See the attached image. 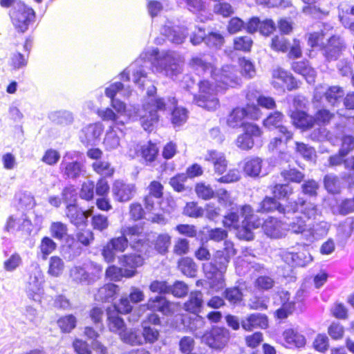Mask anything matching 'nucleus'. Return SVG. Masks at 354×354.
<instances>
[{
    "mask_svg": "<svg viewBox=\"0 0 354 354\" xmlns=\"http://www.w3.org/2000/svg\"><path fill=\"white\" fill-rule=\"evenodd\" d=\"M213 56L206 54H198L192 56L189 62L191 68L198 74L209 75L214 83L212 88L209 80H200L198 88H234L241 84V78L236 73L227 71L224 68L218 70L212 64Z\"/></svg>",
    "mask_w": 354,
    "mask_h": 354,
    "instance_id": "nucleus-1",
    "label": "nucleus"
},
{
    "mask_svg": "<svg viewBox=\"0 0 354 354\" xmlns=\"http://www.w3.org/2000/svg\"><path fill=\"white\" fill-rule=\"evenodd\" d=\"M136 252L146 254L150 250L149 241L138 225L122 227L120 235L111 238L103 246L102 255L107 263L115 261L118 253L124 252L128 246Z\"/></svg>",
    "mask_w": 354,
    "mask_h": 354,
    "instance_id": "nucleus-2",
    "label": "nucleus"
},
{
    "mask_svg": "<svg viewBox=\"0 0 354 354\" xmlns=\"http://www.w3.org/2000/svg\"><path fill=\"white\" fill-rule=\"evenodd\" d=\"M153 58L152 52L143 51L133 62L120 73V80L124 83L129 82L131 72L133 82L138 88H157L148 76L149 72L153 71Z\"/></svg>",
    "mask_w": 354,
    "mask_h": 354,
    "instance_id": "nucleus-3",
    "label": "nucleus"
},
{
    "mask_svg": "<svg viewBox=\"0 0 354 354\" xmlns=\"http://www.w3.org/2000/svg\"><path fill=\"white\" fill-rule=\"evenodd\" d=\"M235 254L232 243H225L223 250H217L212 261L203 264L204 272L212 288L218 290L224 286V274L231 257Z\"/></svg>",
    "mask_w": 354,
    "mask_h": 354,
    "instance_id": "nucleus-4",
    "label": "nucleus"
},
{
    "mask_svg": "<svg viewBox=\"0 0 354 354\" xmlns=\"http://www.w3.org/2000/svg\"><path fill=\"white\" fill-rule=\"evenodd\" d=\"M156 90H149V96L147 102L143 105L145 114L140 117V123L143 129L149 132L152 131L159 121L158 111H165L171 109L176 102L175 97H161L154 95Z\"/></svg>",
    "mask_w": 354,
    "mask_h": 354,
    "instance_id": "nucleus-5",
    "label": "nucleus"
},
{
    "mask_svg": "<svg viewBox=\"0 0 354 354\" xmlns=\"http://www.w3.org/2000/svg\"><path fill=\"white\" fill-rule=\"evenodd\" d=\"M11 21L18 33L24 34L36 19V12L24 1H19L8 13Z\"/></svg>",
    "mask_w": 354,
    "mask_h": 354,
    "instance_id": "nucleus-6",
    "label": "nucleus"
},
{
    "mask_svg": "<svg viewBox=\"0 0 354 354\" xmlns=\"http://www.w3.org/2000/svg\"><path fill=\"white\" fill-rule=\"evenodd\" d=\"M189 41L194 46L204 43L209 48L220 49L225 42L223 35L215 28L208 27L206 29L204 25L197 26L195 30L192 32Z\"/></svg>",
    "mask_w": 354,
    "mask_h": 354,
    "instance_id": "nucleus-7",
    "label": "nucleus"
},
{
    "mask_svg": "<svg viewBox=\"0 0 354 354\" xmlns=\"http://www.w3.org/2000/svg\"><path fill=\"white\" fill-rule=\"evenodd\" d=\"M102 275V266L93 261L82 266H74L70 270L72 281L81 285H91L99 280Z\"/></svg>",
    "mask_w": 354,
    "mask_h": 354,
    "instance_id": "nucleus-8",
    "label": "nucleus"
},
{
    "mask_svg": "<svg viewBox=\"0 0 354 354\" xmlns=\"http://www.w3.org/2000/svg\"><path fill=\"white\" fill-rule=\"evenodd\" d=\"M261 116V111L255 104H248L245 108H236L232 110L227 120V125L232 128L244 126L250 124L245 122L247 118L258 120Z\"/></svg>",
    "mask_w": 354,
    "mask_h": 354,
    "instance_id": "nucleus-9",
    "label": "nucleus"
},
{
    "mask_svg": "<svg viewBox=\"0 0 354 354\" xmlns=\"http://www.w3.org/2000/svg\"><path fill=\"white\" fill-rule=\"evenodd\" d=\"M320 48L326 61L330 62L340 57L346 48V44L341 36L332 35L326 39V44L322 43Z\"/></svg>",
    "mask_w": 354,
    "mask_h": 354,
    "instance_id": "nucleus-10",
    "label": "nucleus"
},
{
    "mask_svg": "<svg viewBox=\"0 0 354 354\" xmlns=\"http://www.w3.org/2000/svg\"><path fill=\"white\" fill-rule=\"evenodd\" d=\"M295 204L289 205V200L285 204L279 202L273 196H266L257 207V211L261 213L277 212L283 217L288 218L291 210L295 208Z\"/></svg>",
    "mask_w": 354,
    "mask_h": 354,
    "instance_id": "nucleus-11",
    "label": "nucleus"
},
{
    "mask_svg": "<svg viewBox=\"0 0 354 354\" xmlns=\"http://www.w3.org/2000/svg\"><path fill=\"white\" fill-rule=\"evenodd\" d=\"M184 59L174 51L165 52L161 59L160 66L167 76L171 78L182 73Z\"/></svg>",
    "mask_w": 354,
    "mask_h": 354,
    "instance_id": "nucleus-12",
    "label": "nucleus"
},
{
    "mask_svg": "<svg viewBox=\"0 0 354 354\" xmlns=\"http://www.w3.org/2000/svg\"><path fill=\"white\" fill-rule=\"evenodd\" d=\"M152 248L150 245V250L146 253L137 252L138 254H130L122 255L119 259V262L123 268V274L126 277H132L136 274V268L142 266L145 259L149 257L152 252Z\"/></svg>",
    "mask_w": 354,
    "mask_h": 354,
    "instance_id": "nucleus-13",
    "label": "nucleus"
},
{
    "mask_svg": "<svg viewBox=\"0 0 354 354\" xmlns=\"http://www.w3.org/2000/svg\"><path fill=\"white\" fill-rule=\"evenodd\" d=\"M240 215L235 212H230L225 215L223 219V225L226 227H233L238 230V237L241 239L251 241L254 239L252 227L239 221Z\"/></svg>",
    "mask_w": 354,
    "mask_h": 354,
    "instance_id": "nucleus-14",
    "label": "nucleus"
},
{
    "mask_svg": "<svg viewBox=\"0 0 354 354\" xmlns=\"http://www.w3.org/2000/svg\"><path fill=\"white\" fill-rule=\"evenodd\" d=\"M243 130L244 133L237 138L236 144L239 148L248 150L253 147L255 139L260 138L261 130L255 124H245Z\"/></svg>",
    "mask_w": 354,
    "mask_h": 354,
    "instance_id": "nucleus-15",
    "label": "nucleus"
},
{
    "mask_svg": "<svg viewBox=\"0 0 354 354\" xmlns=\"http://www.w3.org/2000/svg\"><path fill=\"white\" fill-rule=\"evenodd\" d=\"M69 159L68 154H66L60 163L59 169L64 178L75 180L85 172L84 165L80 161H70Z\"/></svg>",
    "mask_w": 354,
    "mask_h": 354,
    "instance_id": "nucleus-16",
    "label": "nucleus"
},
{
    "mask_svg": "<svg viewBox=\"0 0 354 354\" xmlns=\"http://www.w3.org/2000/svg\"><path fill=\"white\" fill-rule=\"evenodd\" d=\"M217 90H199L193 97L194 102L201 107L209 111L214 110L218 106Z\"/></svg>",
    "mask_w": 354,
    "mask_h": 354,
    "instance_id": "nucleus-17",
    "label": "nucleus"
},
{
    "mask_svg": "<svg viewBox=\"0 0 354 354\" xmlns=\"http://www.w3.org/2000/svg\"><path fill=\"white\" fill-rule=\"evenodd\" d=\"M207 344L215 349L223 348L229 339V332L221 327L214 328L205 337Z\"/></svg>",
    "mask_w": 354,
    "mask_h": 354,
    "instance_id": "nucleus-18",
    "label": "nucleus"
},
{
    "mask_svg": "<svg viewBox=\"0 0 354 354\" xmlns=\"http://www.w3.org/2000/svg\"><path fill=\"white\" fill-rule=\"evenodd\" d=\"M44 274L39 265L31 266L26 290L30 296L39 295L42 290Z\"/></svg>",
    "mask_w": 354,
    "mask_h": 354,
    "instance_id": "nucleus-19",
    "label": "nucleus"
},
{
    "mask_svg": "<svg viewBox=\"0 0 354 354\" xmlns=\"http://www.w3.org/2000/svg\"><path fill=\"white\" fill-rule=\"evenodd\" d=\"M102 131L103 127L101 123L90 124L82 129L80 136V140L86 146L95 145L99 141Z\"/></svg>",
    "mask_w": 354,
    "mask_h": 354,
    "instance_id": "nucleus-20",
    "label": "nucleus"
},
{
    "mask_svg": "<svg viewBox=\"0 0 354 354\" xmlns=\"http://www.w3.org/2000/svg\"><path fill=\"white\" fill-rule=\"evenodd\" d=\"M295 204V208L291 210L288 215V218L292 216L295 213L300 211L307 218H315L318 214V209L316 205L313 203L307 202L304 197H298L295 201H289V205Z\"/></svg>",
    "mask_w": 354,
    "mask_h": 354,
    "instance_id": "nucleus-21",
    "label": "nucleus"
},
{
    "mask_svg": "<svg viewBox=\"0 0 354 354\" xmlns=\"http://www.w3.org/2000/svg\"><path fill=\"white\" fill-rule=\"evenodd\" d=\"M291 69L295 73L302 75L308 84L312 85L315 83L317 72L307 59L293 61L291 64Z\"/></svg>",
    "mask_w": 354,
    "mask_h": 354,
    "instance_id": "nucleus-22",
    "label": "nucleus"
},
{
    "mask_svg": "<svg viewBox=\"0 0 354 354\" xmlns=\"http://www.w3.org/2000/svg\"><path fill=\"white\" fill-rule=\"evenodd\" d=\"M163 35L171 42L176 44H183L188 35V30L183 26L172 25L170 22L163 26Z\"/></svg>",
    "mask_w": 354,
    "mask_h": 354,
    "instance_id": "nucleus-23",
    "label": "nucleus"
},
{
    "mask_svg": "<svg viewBox=\"0 0 354 354\" xmlns=\"http://www.w3.org/2000/svg\"><path fill=\"white\" fill-rule=\"evenodd\" d=\"M282 260L289 266L304 267L310 263L313 258L307 251L283 252L281 254Z\"/></svg>",
    "mask_w": 354,
    "mask_h": 354,
    "instance_id": "nucleus-24",
    "label": "nucleus"
},
{
    "mask_svg": "<svg viewBox=\"0 0 354 354\" xmlns=\"http://www.w3.org/2000/svg\"><path fill=\"white\" fill-rule=\"evenodd\" d=\"M65 213L66 217L73 225L77 227L86 226L89 216L88 211L82 209L77 205H70L66 207Z\"/></svg>",
    "mask_w": 354,
    "mask_h": 354,
    "instance_id": "nucleus-25",
    "label": "nucleus"
},
{
    "mask_svg": "<svg viewBox=\"0 0 354 354\" xmlns=\"http://www.w3.org/2000/svg\"><path fill=\"white\" fill-rule=\"evenodd\" d=\"M277 299L281 306L276 310V315L279 319H285L295 310V302L290 301V293L286 290L278 292Z\"/></svg>",
    "mask_w": 354,
    "mask_h": 354,
    "instance_id": "nucleus-26",
    "label": "nucleus"
},
{
    "mask_svg": "<svg viewBox=\"0 0 354 354\" xmlns=\"http://www.w3.org/2000/svg\"><path fill=\"white\" fill-rule=\"evenodd\" d=\"M136 189L133 184H127L122 180H116L113 186V192L118 201L126 202L131 200Z\"/></svg>",
    "mask_w": 354,
    "mask_h": 354,
    "instance_id": "nucleus-27",
    "label": "nucleus"
},
{
    "mask_svg": "<svg viewBox=\"0 0 354 354\" xmlns=\"http://www.w3.org/2000/svg\"><path fill=\"white\" fill-rule=\"evenodd\" d=\"M147 308L153 312H160L164 315H169L172 313L171 303L162 296L151 297L147 304Z\"/></svg>",
    "mask_w": 354,
    "mask_h": 354,
    "instance_id": "nucleus-28",
    "label": "nucleus"
},
{
    "mask_svg": "<svg viewBox=\"0 0 354 354\" xmlns=\"http://www.w3.org/2000/svg\"><path fill=\"white\" fill-rule=\"evenodd\" d=\"M120 291L118 286L114 283H107L100 288L95 295V299L102 302H112L118 296Z\"/></svg>",
    "mask_w": 354,
    "mask_h": 354,
    "instance_id": "nucleus-29",
    "label": "nucleus"
},
{
    "mask_svg": "<svg viewBox=\"0 0 354 354\" xmlns=\"http://www.w3.org/2000/svg\"><path fill=\"white\" fill-rule=\"evenodd\" d=\"M272 77L281 80L283 84L286 85V88H299L302 84L301 81L297 80L290 72L281 68L274 71Z\"/></svg>",
    "mask_w": 354,
    "mask_h": 354,
    "instance_id": "nucleus-30",
    "label": "nucleus"
},
{
    "mask_svg": "<svg viewBox=\"0 0 354 354\" xmlns=\"http://www.w3.org/2000/svg\"><path fill=\"white\" fill-rule=\"evenodd\" d=\"M205 159L213 164L216 174L221 175L226 171L227 162L223 153L214 150L209 151Z\"/></svg>",
    "mask_w": 354,
    "mask_h": 354,
    "instance_id": "nucleus-31",
    "label": "nucleus"
},
{
    "mask_svg": "<svg viewBox=\"0 0 354 354\" xmlns=\"http://www.w3.org/2000/svg\"><path fill=\"white\" fill-rule=\"evenodd\" d=\"M285 346L288 348H301L306 344L305 337L292 328L286 330L283 333Z\"/></svg>",
    "mask_w": 354,
    "mask_h": 354,
    "instance_id": "nucleus-32",
    "label": "nucleus"
},
{
    "mask_svg": "<svg viewBox=\"0 0 354 354\" xmlns=\"http://www.w3.org/2000/svg\"><path fill=\"white\" fill-rule=\"evenodd\" d=\"M236 212L240 215V218H243V223L253 229L258 228L263 223L261 219L253 214V209L250 205H243Z\"/></svg>",
    "mask_w": 354,
    "mask_h": 354,
    "instance_id": "nucleus-33",
    "label": "nucleus"
},
{
    "mask_svg": "<svg viewBox=\"0 0 354 354\" xmlns=\"http://www.w3.org/2000/svg\"><path fill=\"white\" fill-rule=\"evenodd\" d=\"M277 136L272 138L268 148L270 151H274L283 145H286L288 141L292 139L293 133L288 127H280L277 132Z\"/></svg>",
    "mask_w": 354,
    "mask_h": 354,
    "instance_id": "nucleus-34",
    "label": "nucleus"
},
{
    "mask_svg": "<svg viewBox=\"0 0 354 354\" xmlns=\"http://www.w3.org/2000/svg\"><path fill=\"white\" fill-rule=\"evenodd\" d=\"M203 295L201 291L191 292L189 299L184 304V309L194 315L201 312L203 304Z\"/></svg>",
    "mask_w": 354,
    "mask_h": 354,
    "instance_id": "nucleus-35",
    "label": "nucleus"
},
{
    "mask_svg": "<svg viewBox=\"0 0 354 354\" xmlns=\"http://www.w3.org/2000/svg\"><path fill=\"white\" fill-rule=\"evenodd\" d=\"M108 327L111 332L123 333L125 328V324L122 318L119 316L117 311L111 310V308L106 309Z\"/></svg>",
    "mask_w": 354,
    "mask_h": 354,
    "instance_id": "nucleus-36",
    "label": "nucleus"
},
{
    "mask_svg": "<svg viewBox=\"0 0 354 354\" xmlns=\"http://www.w3.org/2000/svg\"><path fill=\"white\" fill-rule=\"evenodd\" d=\"M158 151L159 149L156 144L152 143L149 141L148 143L141 146L140 149V156L145 164L149 165L155 161L158 154Z\"/></svg>",
    "mask_w": 354,
    "mask_h": 354,
    "instance_id": "nucleus-37",
    "label": "nucleus"
},
{
    "mask_svg": "<svg viewBox=\"0 0 354 354\" xmlns=\"http://www.w3.org/2000/svg\"><path fill=\"white\" fill-rule=\"evenodd\" d=\"M294 124L301 129H310L315 124L314 117L308 115L305 111H296L291 114Z\"/></svg>",
    "mask_w": 354,
    "mask_h": 354,
    "instance_id": "nucleus-38",
    "label": "nucleus"
},
{
    "mask_svg": "<svg viewBox=\"0 0 354 354\" xmlns=\"http://www.w3.org/2000/svg\"><path fill=\"white\" fill-rule=\"evenodd\" d=\"M330 228V224L326 221H320L315 223L312 227L308 230L306 239L309 242H313L315 239L327 234Z\"/></svg>",
    "mask_w": 354,
    "mask_h": 354,
    "instance_id": "nucleus-39",
    "label": "nucleus"
},
{
    "mask_svg": "<svg viewBox=\"0 0 354 354\" xmlns=\"http://www.w3.org/2000/svg\"><path fill=\"white\" fill-rule=\"evenodd\" d=\"M166 111H171V122L172 124L176 127L183 125L188 118V111L186 109L177 106V102L171 109H167Z\"/></svg>",
    "mask_w": 354,
    "mask_h": 354,
    "instance_id": "nucleus-40",
    "label": "nucleus"
},
{
    "mask_svg": "<svg viewBox=\"0 0 354 354\" xmlns=\"http://www.w3.org/2000/svg\"><path fill=\"white\" fill-rule=\"evenodd\" d=\"M122 340L126 343L133 345H140L145 343V338L138 329H127L120 335Z\"/></svg>",
    "mask_w": 354,
    "mask_h": 354,
    "instance_id": "nucleus-41",
    "label": "nucleus"
},
{
    "mask_svg": "<svg viewBox=\"0 0 354 354\" xmlns=\"http://www.w3.org/2000/svg\"><path fill=\"white\" fill-rule=\"evenodd\" d=\"M262 162L259 157L246 158L243 167L245 173L251 177L259 176L261 171Z\"/></svg>",
    "mask_w": 354,
    "mask_h": 354,
    "instance_id": "nucleus-42",
    "label": "nucleus"
},
{
    "mask_svg": "<svg viewBox=\"0 0 354 354\" xmlns=\"http://www.w3.org/2000/svg\"><path fill=\"white\" fill-rule=\"evenodd\" d=\"M265 234L271 238L278 239L282 236L280 223L277 218H270L262 224Z\"/></svg>",
    "mask_w": 354,
    "mask_h": 354,
    "instance_id": "nucleus-43",
    "label": "nucleus"
},
{
    "mask_svg": "<svg viewBox=\"0 0 354 354\" xmlns=\"http://www.w3.org/2000/svg\"><path fill=\"white\" fill-rule=\"evenodd\" d=\"M273 197L278 200L288 199L293 193L292 186L288 183H276L270 186Z\"/></svg>",
    "mask_w": 354,
    "mask_h": 354,
    "instance_id": "nucleus-44",
    "label": "nucleus"
},
{
    "mask_svg": "<svg viewBox=\"0 0 354 354\" xmlns=\"http://www.w3.org/2000/svg\"><path fill=\"white\" fill-rule=\"evenodd\" d=\"M223 297L232 306H239L243 301L242 290L236 286L226 288L223 292Z\"/></svg>",
    "mask_w": 354,
    "mask_h": 354,
    "instance_id": "nucleus-45",
    "label": "nucleus"
},
{
    "mask_svg": "<svg viewBox=\"0 0 354 354\" xmlns=\"http://www.w3.org/2000/svg\"><path fill=\"white\" fill-rule=\"evenodd\" d=\"M353 230V218H347L337 226V236L341 241H346L351 236Z\"/></svg>",
    "mask_w": 354,
    "mask_h": 354,
    "instance_id": "nucleus-46",
    "label": "nucleus"
},
{
    "mask_svg": "<svg viewBox=\"0 0 354 354\" xmlns=\"http://www.w3.org/2000/svg\"><path fill=\"white\" fill-rule=\"evenodd\" d=\"M49 119L57 124L66 126L73 122V114L67 111H57L51 112L48 115Z\"/></svg>",
    "mask_w": 354,
    "mask_h": 354,
    "instance_id": "nucleus-47",
    "label": "nucleus"
},
{
    "mask_svg": "<svg viewBox=\"0 0 354 354\" xmlns=\"http://www.w3.org/2000/svg\"><path fill=\"white\" fill-rule=\"evenodd\" d=\"M270 46L277 53H286L290 47V41L282 35H274L271 39Z\"/></svg>",
    "mask_w": 354,
    "mask_h": 354,
    "instance_id": "nucleus-48",
    "label": "nucleus"
},
{
    "mask_svg": "<svg viewBox=\"0 0 354 354\" xmlns=\"http://www.w3.org/2000/svg\"><path fill=\"white\" fill-rule=\"evenodd\" d=\"M178 268L181 272L189 277H194L197 272V266L189 257L182 258L178 261Z\"/></svg>",
    "mask_w": 354,
    "mask_h": 354,
    "instance_id": "nucleus-49",
    "label": "nucleus"
},
{
    "mask_svg": "<svg viewBox=\"0 0 354 354\" xmlns=\"http://www.w3.org/2000/svg\"><path fill=\"white\" fill-rule=\"evenodd\" d=\"M283 118V115L281 112L275 111L263 120V125L270 130L275 129L278 132L280 127H286L281 124Z\"/></svg>",
    "mask_w": 354,
    "mask_h": 354,
    "instance_id": "nucleus-50",
    "label": "nucleus"
},
{
    "mask_svg": "<svg viewBox=\"0 0 354 354\" xmlns=\"http://www.w3.org/2000/svg\"><path fill=\"white\" fill-rule=\"evenodd\" d=\"M324 187L328 192L336 194L340 192L341 183L339 178L333 174H326L324 178Z\"/></svg>",
    "mask_w": 354,
    "mask_h": 354,
    "instance_id": "nucleus-51",
    "label": "nucleus"
},
{
    "mask_svg": "<svg viewBox=\"0 0 354 354\" xmlns=\"http://www.w3.org/2000/svg\"><path fill=\"white\" fill-rule=\"evenodd\" d=\"M288 230L294 234H308L306 221L301 216H296L287 223Z\"/></svg>",
    "mask_w": 354,
    "mask_h": 354,
    "instance_id": "nucleus-52",
    "label": "nucleus"
},
{
    "mask_svg": "<svg viewBox=\"0 0 354 354\" xmlns=\"http://www.w3.org/2000/svg\"><path fill=\"white\" fill-rule=\"evenodd\" d=\"M319 188V185L316 180L308 179L304 180L301 185V192L306 196L315 198L318 194Z\"/></svg>",
    "mask_w": 354,
    "mask_h": 354,
    "instance_id": "nucleus-53",
    "label": "nucleus"
},
{
    "mask_svg": "<svg viewBox=\"0 0 354 354\" xmlns=\"http://www.w3.org/2000/svg\"><path fill=\"white\" fill-rule=\"evenodd\" d=\"M50 235L57 240L61 241L68 235L67 225L60 222H53L50 226Z\"/></svg>",
    "mask_w": 354,
    "mask_h": 354,
    "instance_id": "nucleus-54",
    "label": "nucleus"
},
{
    "mask_svg": "<svg viewBox=\"0 0 354 354\" xmlns=\"http://www.w3.org/2000/svg\"><path fill=\"white\" fill-rule=\"evenodd\" d=\"M62 199L66 207L75 205L77 199V193L73 185H68L64 187L61 192Z\"/></svg>",
    "mask_w": 354,
    "mask_h": 354,
    "instance_id": "nucleus-55",
    "label": "nucleus"
},
{
    "mask_svg": "<svg viewBox=\"0 0 354 354\" xmlns=\"http://www.w3.org/2000/svg\"><path fill=\"white\" fill-rule=\"evenodd\" d=\"M103 144L109 151L116 149L120 146V137L113 128L106 132Z\"/></svg>",
    "mask_w": 354,
    "mask_h": 354,
    "instance_id": "nucleus-56",
    "label": "nucleus"
},
{
    "mask_svg": "<svg viewBox=\"0 0 354 354\" xmlns=\"http://www.w3.org/2000/svg\"><path fill=\"white\" fill-rule=\"evenodd\" d=\"M91 224L93 230L104 232L109 226L108 217L102 214H96L92 216Z\"/></svg>",
    "mask_w": 354,
    "mask_h": 354,
    "instance_id": "nucleus-57",
    "label": "nucleus"
},
{
    "mask_svg": "<svg viewBox=\"0 0 354 354\" xmlns=\"http://www.w3.org/2000/svg\"><path fill=\"white\" fill-rule=\"evenodd\" d=\"M281 175L285 180L296 183H301L304 180L305 176L304 173L299 171L296 168L283 169L281 171Z\"/></svg>",
    "mask_w": 354,
    "mask_h": 354,
    "instance_id": "nucleus-58",
    "label": "nucleus"
},
{
    "mask_svg": "<svg viewBox=\"0 0 354 354\" xmlns=\"http://www.w3.org/2000/svg\"><path fill=\"white\" fill-rule=\"evenodd\" d=\"M77 319L73 315L60 317L57 320V325L63 333H70L75 328Z\"/></svg>",
    "mask_w": 354,
    "mask_h": 354,
    "instance_id": "nucleus-59",
    "label": "nucleus"
},
{
    "mask_svg": "<svg viewBox=\"0 0 354 354\" xmlns=\"http://www.w3.org/2000/svg\"><path fill=\"white\" fill-rule=\"evenodd\" d=\"M171 245V236L167 234H159L154 241V248L160 254H165Z\"/></svg>",
    "mask_w": 354,
    "mask_h": 354,
    "instance_id": "nucleus-60",
    "label": "nucleus"
},
{
    "mask_svg": "<svg viewBox=\"0 0 354 354\" xmlns=\"http://www.w3.org/2000/svg\"><path fill=\"white\" fill-rule=\"evenodd\" d=\"M277 30V25L273 19L266 18L260 21L259 32L265 37H270Z\"/></svg>",
    "mask_w": 354,
    "mask_h": 354,
    "instance_id": "nucleus-61",
    "label": "nucleus"
},
{
    "mask_svg": "<svg viewBox=\"0 0 354 354\" xmlns=\"http://www.w3.org/2000/svg\"><path fill=\"white\" fill-rule=\"evenodd\" d=\"M253 44V40L250 37L241 36L234 39V47L237 50L248 53L251 50Z\"/></svg>",
    "mask_w": 354,
    "mask_h": 354,
    "instance_id": "nucleus-62",
    "label": "nucleus"
},
{
    "mask_svg": "<svg viewBox=\"0 0 354 354\" xmlns=\"http://www.w3.org/2000/svg\"><path fill=\"white\" fill-rule=\"evenodd\" d=\"M64 268V263L62 259L57 256H53L50 259L48 273L54 277L60 275Z\"/></svg>",
    "mask_w": 354,
    "mask_h": 354,
    "instance_id": "nucleus-63",
    "label": "nucleus"
},
{
    "mask_svg": "<svg viewBox=\"0 0 354 354\" xmlns=\"http://www.w3.org/2000/svg\"><path fill=\"white\" fill-rule=\"evenodd\" d=\"M62 253L66 259L71 261L81 254L82 248L80 247L78 243L73 241L72 244L63 247Z\"/></svg>",
    "mask_w": 354,
    "mask_h": 354,
    "instance_id": "nucleus-64",
    "label": "nucleus"
}]
</instances>
